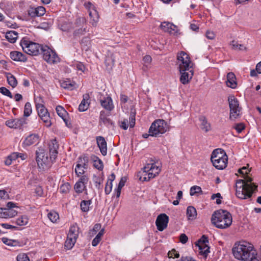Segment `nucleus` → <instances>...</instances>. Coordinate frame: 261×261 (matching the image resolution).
Returning <instances> with one entry per match:
<instances>
[{
    "label": "nucleus",
    "instance_id": "obj_1",
    "mask_svg": "<svg viewBox=\"0 0 261 261\" xmlns=\"http://www.w3.org/2000/svg\"><path fill=\"white\" fill-rule=\"evenodd\" d=\"M249 171L246 167H243L238 171L243 175L244 179L237 180L236 195L241 199L251 198L252 194L257 190V186L252 182V178L247 175Z\"/></svg>",
    "mask_w": 261,
    "mask_h": 261
},
{
    "label": "nucleus",
    "instance_id": "obj_2",
    "mask_svg": "<svg viewBox=\"0 0 261 261\" xmlns=\"http://www.w3.org/2000/svg\"><path fill=\"white\" fill-rule=\"evenodd\" d=\"M232 251L234 257L241 261H253L256 258V251L253 246L247 242L236 243Z\"/></svg>",
    "mask_w": 261,
    "mask_h": 261
},
{
    "label": "nucleus",
    "instance_id": "obj_3",
    "mask_svg": "<svg viewBox=\"0 0 261 261\" xmlns=\"http://www.w3.org/2000/svg\"><path fill=\"white\" fill-rule=\"evenodd\" d=\"M231 214L227 211L219 210L215 211L211 217L212 223L219 229H226L232 224Z\"/></svg>",
    "mask_w": 261,
    "mask_h": 261
},
{
    "label": "nucleus",
    "instance_id": "obj_4",
    "mask_svg": "<svg viewBox=\"0 0 261 261\" xmlns=\"http://www.w3.org/2000/svg\"><path fill=\"white\" fill-rule=\"evenodd\" d=\"M161 169L162 164L160 162L151 160L145 165L142 170L139 172V179L143 181H149L159 174Z\"/></svg>",
    "mask_w": 261,
    "mask_h": 261
},
{
    "label": "nucleus",
    "instance_id": "obj_5",
    "mask_svg": "<svg viewBox=\"0 0 261 261\" xmlns=\"http://www.w3.org/2000/svg\"><path fill=\"white\" fill-rule=\"evenodd\" d=\"M211 162L218 170H222L227 166L228 157L225 151L220 148L215 149L211 154Z\"/></svg>",
    "mask_w": 261,
    "mask_h": 261
},
{
    "label": "nucleus",
    "instance_id": "obj_6",
    "mask_svg": "<svg viewBox=\"0 0 261 261\" xmlns=\"http://www.w3.org/2000/svg\"><path fill=\"white\" fill-rule=\"evenodd\" d=\"M169 130V126L166 121L163 119H156L151 123L148 133H150L151 137H160Z\"/></svg>",
    "mask_w": 261,
    "mask_h": 261
},
{
    "label": "nucleus",
    "instance_id": "obj_7",
    "mask_svg": "<svg viewBox=\"0 0 261 261\" xmlns=\"http://www.w3.org/2000/svg\"><path fill=\"white\" fill-rule=\"evenodd\" d=\"M36 154L38 166L42 170L49 168L55 162V160L52 159L50 155L48 158L47 153L43 148H39L36 152Z\"/></svg>",
    "mask_w": 261,
    "mask_h": 261
},
{
    "label": "nucleus",
    "instance_id": "obj_8",
    "mask_svg": "<svg viewBox=\"0 0 261 261\" xmlns=\"http://www.w3.org/2000/svg\"><path fill=\"white\" fill-rule=\"evenodd\" d=\"M24 52L32 56H37L41 51L43 46L38 43L33 42L28 38H23L20 42Z\"/></svg>",
    "mask_w": 261,
    "mask_h": 261
},
{
    "label": "nucleus",
    "instance_id": "obj_9",
    "mask_svg": "<svg viewBox=\"0 0 261 261\" xmlns=\"http://www.w3.org/2000/svg\"><path fill=\"white\" fill-rule=\"evenodd\" d=\"M228 100L230 109L229 119L235 120L240 117L242 108L240 106L238 100L234 96H229Z\"/></svg>",
    "mask_w": 261,
    "mask_h": 261
},
{
    "label": "nucleus",
    "instance_id": "obj_10",
    "mask_svg": "<svg viewBox=\"0 0 261 261\" xmlns=\"http://www.w3.org/2000/svg\"><path fill=\"white\" fill-rule=\"evenodd\" d=\"M177 60L179 70L184 71L192 68L193 63L189 55L186 53L182 51L178 53Z\"/></svg>",
    "mask_w": 261,
    "mask_h": 261
},
{
    "label": "nucleus",
    "instance_id": "obj_11",
    "mask_svg": "<svg viewBox=\"0 0 261 261\" xmlns=\"http://www.w3.org/2000/svg\"><path fill=\"white\" fill-rule=\"evenodd\" d=\"M41 52L43 59L49 64H56L60 61V59L56 51L47 46H43Z\"/></svg>",
    "mask_w": 261,
    "mask_h": 261
},
{
    "label": "nucleus",
    "instance_id": "obj_12",
    "mask_svg": "<svg viewBox=\"0 0 261 261\" xmlns=\"http://www.w3.org/2000/svg\"><path fill=\"white\" fill-rule=\"evenodd\" d=\"M89 159L87 156H80L78 158L77 164L75 167V173L77 176L84 175L88 165Z\"/></svg>",
    "mask_w": 261,
    "mask_h": 261
},
{
    "label": "nucleus",
    "instance_id": "obj_13",
    "mask_svg": "<svg viewBox=\"0 0 261 261\" xmlns=\"http://www.w3.org/2000/svg\"><path fill=\"white\" fill-rule=\"evenodd\" d=\"M39 117L44 123L46 127H49L51 125V119L50 114L48 112L47 109L45 107L44 105L43 106L38 107L36 108Z\"/></svg>",
    "mask_w": 261,
    "mask_h": 261
},
{
    "label": "nucleus",
    "instance_id": "obj_14",
    "mask_svg": "<svg viewBox=\"0 0 261 261\" xmlns=\"http://www.w3.org/2000/svg\"><path fill=\"white\" fill-rule=\"evenodd\" d=\"M169 219V217L166 214L163 213L158 215L155 221L157 229L160 231L166 229L168 226Z\"/></svg>",
    "mask_w": 261,
    "mask_h": 261
},
{
    "label": "nucleus",
    "instance_id": "obj_15",
    "mask_svg": "<svg viewBox=\"0 0 261 261\" xmlns=\"http://www.w3.org/2000/svg\"><path fill=\"white\" fill-rule=\"evenodd\" d=\"M39 141V136L37 134H31L26 137L22 143L23 148L30 146L33 145H36Z\"/></svg>",
    "mask_w": 261,
    "mask_h": 261
},
{
    "label": "nucleus",
    "instance_id": "obj_16",
    "mask_svg": "<svg viewBox=\"0 0 261 261\" xmlns=\"http://www.w3.org/2000/svg\"><path fill=\"white\" fill-rule=\"evenodd\" d=\"M26 123V119L24 118L9 119L5 123L7 126L12 128H19Z\"/></svg>",
    "mask_w": 261,
    "mask_h": 261
},
{
    "label": "nucleus",
    "instance_id": "obj_17",
    "mask_svg": "<svg viewBox=\"0 0 261 261\" xmlns=\"http://www.w3.org/2000/svg\"><path fill=\"white\" fill-rule=\"evenodd\" d=\"M181 76L180 77V82L184 85L189 84L193 76V70L192 68L187 70L181 71L179 70Z\"/></svg>",
    "mask_w": 261,
    "mask_h": 261
},
{
    "label": "nucleus",
    "instance_id": "obj_18",
    "mask_svg": "<svg viewBox=\"0 0 261 261\" xmlns=\"http://www.w3.org/2000/svg\"><path fill=\"white\" fill-rule=\"evenodd\" d=\"M45 12V8L42 6H39L36 8L31 7L28 10V14L31 18H34L43 16Z\"/></svg>",
    "mask_w": 261,
    "mask_h": 261
},
{
    "label": "nucleus",
    "instance_id": "obj_19",
    "mask_svg": "<svg viewBox=\"0 0 261 261\" xmlns=\"http://www.w3.org/2000/svg\"><path fill=\"white\" fill-rule=\"evenodd\" d=\"M135 116L134 114H130L129 119H123L121 121H119V126L124 129L126 130L127 129L128 125L130 128L134 127L135 125Z\"/></svg>",
    "mask_w": 261,
    "mask_h": 261
},
{
    "label": "nucleus",
    "instance_id": "obj_20",
    "mask_svg": "<svg viewBox=\"0 0 261 261\" xmlns=\"http://www.w3.org/2000/svg\"><path fill=\"white\" fill-rule=\"evenodd\" d=\"M48 149L49 155L51 156L52 159H56L58 154V149L59 148V144L56 139H51L48 142Z\"/></svg>",
    "mask_w": 261,
    "mask_h": 261
},
{
    "label": "nucleus",
    "instance_id": "obj_21",
    "mask_svg": "<svg viewBox=\"0 0 261 261\" xmlns=\"http://www.w3.org/2000/svg\"><path fill=\"white\" fill-rule=\"evenodd\" d=\"M161 29L165 32L175 35L177 32V27L172 23L164 21L160 25Z\"/></svg>",
    "mask_w": 261,
    "mask_h": 261
},
{
    "label": "nucleus",
    "instance_id": "obj_22",
    "mask_svg": "<svg viewBox=\"0 0 261 261\" xmlns=\"http://www.w3.org/2000/svg\"><path fill=\"white\" fill-rule=\"evenodd\" d=\"M101 106L106 110L111 111L114 108L113 100L110 96L103 97L100 100Z\"/></svg>",
    "mask_w": 261,
    "mask_h": 261
},
{
    "label": "nucleus",
    "instance_id": "obj_23",
    "mask_svg": "<svg viewBox=\"0 0 261 261\" xmlns=\"http://www.w3.org/2000/svg\"><path fill=\"white\" fill-rule=\"evenodd\" d=\"M96 142L101 154L103 156L106 155L107 154V144L104 137L102 136L97 137Z\"/></svg>",
    "mask_w": 261,
    "mask_h": 261
},
{
    "label": "nucleus",
    "instance_id": "obj_24",
    "mask_svg": "<svg viewBox=\"0 0 261 261\" xmlns=\"http://www.w3.org/2000/svg\"><path fill=\"white\" fill-rule=\"evenodd\" d=\"M14 208H18L15 203L13 202L7 203V207L5 208L6 209L7 218L8 219L13 218L17 215V211L14 210Z\"/></svg>",
    "mask_w": 261,
    "mask_h": 261
},
{
    "label": "nucleus",
    "instance_id": "obj_25",
    "mask_svg": "<svg viewBox=\"0 0 261 261\" xmlns=\"http://www.w3.org/2000/svg\"><path fill=\"white\" fill-rule=\"evenodd\" d=\"M61 86L65 89L73 90L76 88V83L70 79H66L60 82Z\"/></svg>",
    "mask_w": 261,
    "mask_h": 261
},
{
    "label": "nucleus",
    "instance_id": "obj_26",
    "mask_svg": "<svg viewBox=\"0 0 261 261\" xmlns=\"http://www.w3.org/2000/svg\"><path fill=\"white\" fill-rule=\"evenodd\" d=\"M90 105V96L88 94L83 95V100L79 106V110L80 112L86 111Z\"/></svg>",
    "mask_w": 261,
    "mask_h": 261
},
{
    "label": "nucleus",
    "instance_id": "obj_27",
    "mask_svg": "<svg viewBox=\"0 0 261 261\" xmlns=\"http://www.w3.org/2000/svg\"><path fill=\"white\" fill-rule=\"evenodd\" d=\"M226 85L231 88L234 89L237 86L236 77L235 74L232 72H229L227 75Z\"/></svg>",
    "mask_w": 261,
    "mask_h": 261
},
{
    "label": "nucleus",
    "instance_id": "obj_28",
    "mask_svg": "<svg viewBox=\"0 0 261 261\" xmlns=\"http://www.w3.org/2000/svg\"><path fill=\"white\" fill-rule=\"evenodd\" d=\"M56 110L59 116L63 120L66 125L68 126V113L65 109L61 106H58L56 107Z\"/></svg>",
    "mask_w": 261,
    "mask_h": 261
},
{
    "label": "nucleus",
    "instance_id": "obj_29",
    "mask_svg": "<svg viewBox=\"0 0 261 261\" xmlns=\"http://www.w3.org/2000/svg\"><path fill=\"white\" fill-rule=\"evenodd\" d=\"M11 59L15 61L25 62L27 60L26 56L22 53L13 51L10 53Z\"/></svg>",
    "mask_w": 261,
    "mask_h": 261
},
{
    "label": "nucleus",
    "instance_id": "obj_30",
    "mask_svg": "<svg viewBox=\"0 0 261 261\" xmlns=\"http://www.w3.org/2000/svg\"><path fill=\"white\" fill-rule=\"evenodd\" d=\"M89 22L91 24V25L94 27H96L98 24V22L99 21V15L97 12V11L96 10L95 11H92L89 14Z\"/></svg>",
    "mask_w": 261,
    "mask_h": 261
},
{
    "label": "nucleus",
    "instance_id": "obj_31",
    "mask_svg": "<svg viewBox=\"0 0 261 261\" xmlns=\"http://www.w3.org/2000/svg\"><path fill=\"white\" fill-rule=\"evenodd\" d=\"M79 234V227L75 223L72 225L69 230L67 236L77 240Z\"/></svg>",
    "mask_w": 261,
    "mask_h": 261
},
{
    "label": "nucleus",
    "instance_id": "obj_32",
    "mask_svg": "<svg viewBox=\"0 0 261 261\" xmlns=\"http://www.w3.org/2000/svg\"><path fill=\"white\" fill-rule=\"evenodd\" d=\"M58 26L64 32H69L72 29V24L68 20H59Z\"/></svg>",
    "mask_w": 261,
    "mask_h": 261
},
{
    "label": "nucleus",
    "instance_id": "obj_33",
    "mask_svg": "<svg viewBox=\"0 0 261 261\" xmlns=\"http://www.w3.org/2000/svg\"><path fill=\"white\" fill-rule=\"evenodd\" d=\"M99 122H102L106 126H114V122L106 116L104 111H101L100 113Z\"/></svg>",
    "mask_w": 261,
    "mask_h": 261
},
{
    "label": "nucleus",
    "instance_id": "obj_34",
    "mask_svg": "<svg viewBox=\"0 0 261 261\" xmlns=\"http://www.w3.org/2000/svg\"><path fill=\"white\" fill-rule=\"evenodd\" d=\"M199 121L201 123V128L205 132H208L211 129V124L207 121L206 118L204 116H200Z\"/></svg>",
    "mask_w": 261,
    "mask_h": 261
},
{
    "label": "nucleus",
    "instance_id": "obj_35",
    "mask_svg": "<svg viewBox=\"0 0 261 261\" xmlns=\"http://www.w3.org/2000/svg\"><path fill=\"white\" fill-rule=\"evenodd\" d=\"M2 241L4 244L9 246L15 247L21 246V243L17 240L10 239L7 237L2 238Z\"/></svg>",
    "mask_w": 261,
    "mask_h": 261
},
{
    "label": "nucleus",
    "instance_id": "obj_36",
    "mask_svg": "<svg viewBox=\"0 0 261 261\" xmlns=\"http://www.w3.org/2000/svg\"><path fill=\"white\" fill-rule=\"evenodd\" d=\"M187 216L189 220H194L197 216L196 208L192 206H189L187 208Z\"/></svg>",
    "mask_w": 261,
    "mask_h": 261
},
{
    "label": "nucleus",
    "instance_id": "obj_37",
    "mask_svg": "<svg viewBox=\"0 0 261 261\" xmlns=\"http://www.w3.org/2000/svg\"><path fill=\"white\" fill-rule=\"evenodd\" d=\"M6 38L10 43H14L18 38V33L15 31H8L6 34Z\"/></svg>",
    "mask_w": 261,
    "mask_h": 261
},
{
    "label": "nucleus",
    "instance_id": "obj_38",
    "mask_svg": "<svg viewBox=\"0 0 261 261\" xmlns=\"http://www.w3.org/2000/svg\"><path fill=\"white\" fill-rule=\"evenodd\" d=\"M6 76L8 84L13 88L16 87L18 84L16 77L9 72L6 73Z\"/></svg>",
    "mask_w": 261,
    "mask_h": 261
},
{
    "label": "nucleus",
    "instance_id": "obj_39",
    "mask_svg": "<svg viewBox=\"0 0 261 261\" xmlns=\"http://www.w3.org/2000/svg\"><path fill=\"white\" fill-rule=\"evenodd\" d=\"M74 189L76 193L77 194L82 193L83 192H85V193L87 195V187L84 184H82L79 181H77L74 186Z\"/></svg>",
    "mask_w": 261,
    "mask_h": 261
},
{
    "label": "nucleus",
    "instance_id": "obj_40",
    "mask_svg": "<svg viewBox=\"0 0 261 261\" xmlns=\"http://www.w3.org/2000/svg\"><path fill=\"white\" fill-rule=\"evenodd\" d=\"M91 159L94 163V167L99 170H102L103 168L102 161L96 155H92L91 156Z\"/></svg>",
    "mask_w": 261,
    "mask_h": 261
},
{
    "label": "nucleus",
    "instance_id": "obj_41",
    "mask_svg": "<svg viewBox=\"0 0 261 261\" xmlns=\"http://www.w3.org/2000/svg\"><path fill=\"white\" fill-rule=\"evenodd\" d=\"M199 254L201 255L205 259H206L207 255L210 252V247L208 246H199Z\"/></svg>",
    "mask_w": 261,
    "mask_h": 261
},
{
    "label": "nucleus",
    "instance_id": "obj_42",
    "mask_svg": "<svg viewBox=\"0 0 261 261\" xmlns=\"http://www.w3.org/2000/svg\"><path fill=\"white\" fill-rule=\"evenodd\" d=\"M81 44L83 49L86 51L89 50L91 47L90 38L87 37H84L81 41Z\"/></svg>",
    "mask_w": 261,
    "mask_h": 261
},
{
    "label": "nucleus",
    "instance_id": "obj_43",
    "mask_svg": "<svg viewBox=\"0 0 261 261\" xmlns=\"http://www.w3.org/2000/svg\"><path fill=\"white\" fill-rule=\"evenodd\" d=\"M19 154L18 152H13L6 158L5 163L6 165L9 166L12 164L13 161H15L19 158Z\"/></svg>",
    "mask_w": 261,
    "mask_h": 261
},
{
    "label": "nucleus",
    "instance_id": "obj_44",
    "mask_svg": "<svg viewBox=\"0 0 261 261\" xmlns=\"http://www.w3.org/2000/svg\"><path fill=\"white\" fill-rule=\"evenodd\" d=\"M92 204L91 200L81 201L80 203L81 210L83 212H88L89 211L90 205Z\"/></svg>",
    "mask_w": 261,
    "mask_h": 261
},
{
    "label": "nucleus",
    "instance_id": "obj_45",
    "mask_svg": "<svg viewBox=\"0 0 261 261\" xmlns=\"http://www.w3.org/2000/svg\"><path fill=\"white\" fill-rule=\"evenodd\" d=\"M86 20L84 17H79L77 18L74 23L72 24V28L75 29L77 28H81L84 27L86 25Z\"/></svg>",
    "mask_w": 261,
    "mask_h": 261
},
{
    "label": "nucleus",
    "instance_id": "obj_46",
    "mask_svg": "<svg viewBox=\"0 0 261 261\" xmlns=\"http://www.w3.org/2000/svg\"><path fill=\"white\" fill-rule=\"evenodd\" d=\"M104 229H101L96 237L92 241V245L93 246H96L101 240V237L104 234Z\"/></svg>",
    "mask_w": 261,
    "mask_h": 261
},
{
    "label": "nucleus",
    "instance_id": "obj_47",
    "mask_svg": "<svg viewBox=\"0 0 261 261\" xmlns=\"http://www.w3.org/2000/svg\"><path fill=\"white\" fill-rule=\"evenodd\" d=\"M76 240L75 239L69 238L67 236V238L65 242L64 246L65 248L68 250H70L73 248L76 243Z\"/></svg>",
    "mask_w": 261,
    "mask_h": 261
},
{
    "label": "nucleus",
    "instance_id": "obj_48",
    "mask_svg": "<svg viewBox=\"0 0 261 261\" xmlns=\"http://www.w3.org/2000/svg\"><path fill=\"white\" fill-rule=\"evenodd\" d=\"M208 238L205 235H203L201 238L195 243V246L197 247L208 246Z\"/></svg>",
    "mask_w": 261,
    "mask_h": 261
},
{
    "label": "nucleus",
    "instance_id": "obj_49",
    "mask_svg": "<svg viewBox=\"0 0 261 261\" xmlns=\"http://www.w3.org/2000/svg\"><path fill=\"white\" fill-rule=\"evenodd\" d=\"M49 219L53 223L56 222L59 219V214L55 211H50L47 214Z\"/></svg>",
    "mask_w": 261,
    "mask_h": 261
},
{
    "label": "nucleus",
    "instance_id": "obj_50",
    "mask_svg": "<svg viewBox=\"0 0 261 261\" xmlns=\"http://www.w3.org/2000/svg\"><path fill=\"white\" fill-rule=\"evenodd\" d=\"M29 221L28 217L25 216H21L16 220V224L19 226H24L28 224Z\"/></svg>",
    "mask_w": 261,
    "mask_h": 261
},
{
    "label": "nucleus",
    "instance_id": "obj_51",
    "mask_svg": "<svg viewBox=\"0 0 261 261\" xmlns=\"http://www.w3.org/2000/svg\"><path fill=\"white\" fill-rule=\"evenodd\" d=\"M32 112L31 104L29 102L25 103L24 108L23 115L24 117H29Z\"/></svg>",
    "mask_w": 261,
    "mask_h": 261
},
{
    "label": "nucleus",
    "instance_id": "obj_52",
    "mask_svg": "<svg viewBox=\"0 0 261 261\" xmlns=\"http://www.w3.org/2000/svg\"><path fill=\"white\" fill-rule=\"evenodd\" d=\"M73 29H74L73 35L75 37L83 35L87 32V27H81V28H75Z\"/></svg>",
    "mask_w": 261,
    "mask_h": 261
},
{
    "label": "nucleus",
    "instance_id": "obj_53",
    "mask_svg": "<svg viewBox=\"0 0 261 261\" xmlns=\"http://www.w3.org/2000/svg\"><path fill=\"white\" fill-rule=\"evenodd\" d=\"M230 44L233 49L239 50H244L246 49V47L244 45L239 44L237 41L233 40L231 42Z\"/></svg>",
    "mask_w": 261,
    "mask_h": 261
},
{
    "label": "nucleus",
    "instance_id": "obj_54",
    "mask_svg": "<svg viewBox=\"0 0 261 261\" xmlns=\"http://www.w3.org/2000/svg\"><path fill=\"white\" fill-rule=\"evenodd\" d=\"M71 188V186L68 182H66L62 184L60 188V191L63 194L68 193Z\"/></svg>",
    "mask_w": 261,
    "mask_h": 261
},
{
    "label": "nucleus",
    "instance_id": "obj_55",
    "mask_svg": "<svg viewBox=\"0 0 261 261\" xmlns=\"http://www.w3.org/2000/svg\"><path fill=\"white\" fill-rule=\"evenodd\" d=\"M190 193L191 196H193L196 194H202V191L200 187L198 186H194L190 188Z\"/></svg>",
    "mask_w": 261,
    "mask_h": 261
},
{
    "label": "nucleus",
    "instance_id": "obj_56",
    "mask_svg": "<svg viewBox=\"0 0 261 261\" xmlns=\"http://www.w3.org/2000/svg\"><path fill=\"white\" fill-rule=\"evenodd\" d=\"M34 101L35 103L36 108L38 107L44 106V100L42 97L40 96H35Z\"/></svg>",
    "mask_w": 261,
    "mask_h": 261
},
{
    "label": "nucleus",
    "instance_id": "obj_57",
    "mask_svg": "<svg viewBox=\"0 0 261 261\" xmlns=\"http://www.w3.org/2000/svg\"><path fill=\"white\" fill-rule=\"evenodd\" d=\"M84 5L85 9L87 10L88 14H89L91 11L92 12V10L95 11L96 10L94 5L90 2H85Z\"/></svg>",
    "mask_w": 261,
    "mask_h": 261
},
{
    "label": "nucleus",
    "instance_id": "obj_58",
    "mask_svg": "<svg viewBox=\"0 0 261 261\" xmlns=\"http://www.w3.org/2000/svg\"><path fill=\"white\" fill-rule=\"evenodd\" d=\"M0 92L2 93L3 95L7 96L10 98H13V96L11 93V92L6 87H2L0 88Z\"/></svg>",
    "mask_w": 261,
    "mask_h": 261
},
{
    "label": "nucleus",
    "instance_id": "obj_59",
    "mask_svg": "<svg viewBox=\"0 0 261 261\" xmlns=\"http://www.w3.org/2000/svg\"><path fill=\"white\" fill-rule=\"evenodd\" d=\"M17 261H30L28 255L25 253H20L16 257Z\"/></svg>",
    "mask_w": 261,
    "mask_h": 261
},
{
    "label": "nucleus",
    "instance_id": "obj_60",
    "mask_svg": "<svg viewBox=\"0 0 261 261\" xmlns=\"http://www.w3.org/2000/svg\"><path fill=\"white\" fill-rule=\"evenodd\" d=\"M216 199V203L217 204H220L222 203L221 199L222 198V197L221 195V194L219 193L214 194L211 196V199L213 200H214L215 199Z\"/></svg>",
    "mask_w": 261,
    "mask_h": 261
},
{
    "label": "nucleus",
    "instance_id": "obj_61",
    "mask_svg": "<svg viewBox=\"0 0 261 261\" xmlns=\"http://www.w3.org/2000/svg\"><path fill=\"white\" fill-rule=\"evenodd\" d=\"M152 61V58L151 56L149 55H146L143 58V62L144 64V66H145L146 68L148 67V66L150 64Z\"/></svg>",
    "mask_w": 261,
    "mask_h": 261
},
{
    "label": "nucleus",
    "instance_id": "obj_62",
    "mask_svg": "<svg viewBox=\"0 0 261 261\" xmlns=\"http://www.w3.org/2000/svg\"><path fill=\"white\" fill-rule=\"evenodd\" d=\"M168 255L169 258H178L179 256V253L174 249L168 252Z\"/></svg>",
    "mask_w": 261,
    "mask_h": 261
},
{
    "label": "nucleus",
    "instance_id": "obj_63",
    "mask_svg": "<svg viewBox=\"0 0 261 261\" xmlns=\"http://www.w3.org/2000/svg\"><path fill=\"white\" fill-rule=\"evenodd\" d=\"M89 180V178L87 175H82L77 181L86 186Z\"/></svg>",
    "mask_w": 261,
    "mask_h": 261
},
{
    "label": "nucleus",
    "instance_id": "obj_64",
    "mask_svg": "<svg viewBox=\"0 0 261 261\" xmlns=\"http://www.w3.org/2000/svg\"><path fill=\"white\" fill-rule=\"evenodd\" d=\"M233 128L238 133H240L243 129H244L245 125L242 123H237L233 126Z\"/></svg>",
    "mask_w": 261,
    "mask_h": 261
}]
</instances>
